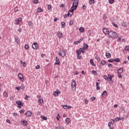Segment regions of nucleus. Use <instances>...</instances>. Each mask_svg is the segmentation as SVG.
I'll return each mask as SVG.
<instances>
[{
    "instance_id": "obj_43",
    "label": "nucleus",
    "mask_w": 129,
    "mask_h": 129,
    "mask_svg": "<svg viewBox=\"0 0 129 129\" xmlns=\"http://www.w3.org/2000/svg\"><path fill=\"white\" fill-rule=\"evenodd\" d=\"M47 9L49 11H50V10L52 9V6H51V5H48L47 7Z\"/></svg>"
},
{
    "instance_id": "obj_37",
    "label": "nucleus",
    "mask_w": 129,
    "mask_h": 129,
    "mask_svg": "<svg viewBox=\"0 0 129 129\" xmlns=\"http://www.w3.org/2000/svg\"><path fill=\"white\" fill-rule=\"evenodd\" d=\"M18 11H19V8L16 7V8L14 9V12H15V13H17V12H18Z\"/></svg>"
},
{
    "instance_id": "obj_44",
    "label": "nucleus",
    "mask_w": 129,
    "mask_h": 129,
    "mask_svg": "<svg viewBox=\"0 0 129 129\" xmlns=\"http://www.w3.org/2000/svg\"><path fill=\"white\" fill-rule=\"evenodd\" d=\"M80 55V54H77V57L78 59H81V58H82L81 56Z\"/></svg>"
},
{
    "instance_id": "obj_10",
    "label": "nucleus",
    "mask_w": 129,
    "mask_h": 129,
    "mask_svg": "<svg viewBox=\"0 0 129 129\" xmlns=\"http://www.w3.org/2000/svg\"><path fill=\"white\" fill-rule=\"evenodd\" d=\"M18 77L21 81H24V77L21 73L18 74Z\"/></svg>"
},
{
    "instance_id": "obj_32",
    "label": "nucleus",
    "mask_w": 129,
    "mask_h": 129,
    "mask_svg": "<svg viewBox=\"0 0 129 129\" xmlns=\"http://www.w3.org/2000/svg\"><path fill=\"white\" fill-rule=\"evenodd\" d=\"M101 64V65H105L106 64V61L105 60L102 61Z\"/></svg>"
},
{
    "instance_id": "obj_56",
    "label": "nucleus",
    "mask_w": 129,
    "mask_h": 129,
    "mask_svg": "<svg viewBox=\"0 0 129 129\" xmlns=\"http://www.w3.org/2000/svg\"><path fill=\"white\" fill-rule=\"evenodd\" d=\"M65 7V5L64 4H61L59 8H64Z\"/></svg>"
},
{
    "instance_id": "obj_60",
    "label": "nucleus",
    "mask_w": 129,
    "mask_h": 129,
    "mask_svg": "<svg viewBox=\"0 0 129 129\" xmlns=\"http://www.w3.org/2000/svg\"><path fill=\"white\" fill-rule=\"evenodd\" d=\"M91 99L92 100V101H94V100H95V97H91Z\"/></svg>"
},
{
    "instance_id": "obj_17",
    "label": "nucleus",
    "mask_w": 129,
    "mask_h": 129,
    "mask_svg": "<svg viewBox=\"0 0 129 129\" xmlns=\"http://www.w3.org/2000/svg\"><path fill=\"white\" fill-rule=\"evenodd\" d=\"M106 94H107V91H104L102 92L101 95H102V97H104V96H106Z\"/></svg>"
},
{
    "instance_id": "obj_16",
    "label": "nucleus",
    "mask_w": 129,
    "mask_h": 129,
    "mask_svg": "<svg viewBox=\"0 0 129 129\" xmlns=\"http://www.w3.org/2000/svg\"><path fill=\"white\" fill-rule=\"evenodd\" d=\"M56 58V62L55 64H56L57 65H59L60 64V60L59 59V58L57 57H55Z\"/></svg>"
},
{
    "instance_id": "obj_49",
    "label": "nucleus",
    "mask_w": 129,
    "mask_h": 129,
    "mask_svg": "<svg viewBox=\"0 0 129 129\" xmlns=\"http://www.w3.org/2000/svg\"><path fill=\"white\" fill-rule=\"evenodd\" d=\"M28 25H29V26H32L33 25V22H31V21L28 22Z\"/></svg>"
},
{
    "instance_id": "obj_41",
    "label": "nucleus",
    "mask_w": 129,
    "mask_h": 129,
    "mask_svg": "<svg viewBox=\"0 0 129 129\" xmlns=\"http://www.w3.org/2000/svg\"><path fill=\"white\" fill-rule=\"evenodd\" d=\"M79 74V72L77 71H75L74 73V75H78Z\"/></svg>"
},
{
    "instance_id": "obj_11",
    "label": "nucleus",
    "mask_w": 129,
    "mask_h": 129,
    "mask_svg": "<svg viewBox=\"0 0 129 129\" xmlns=\"http://www.w3.org/2000/svg\"><path fill=\"white\" fill-rule=\"evenodd\" d=\"M26 117H31L32 116V112L28 111L25 113Z\"/></svg>"
},
{
    "instance_id": "obj_59",
    "label": "nucleus",
    "mask_w": 129,
    "mask_h": 129,
    "mask_svg": "<svg viewBox=\"0 0 129 129\" xmlns=\"http://www.w3.org/2000/svg\"><path fill=\"white\" fill-rule=\"evenodd\" d=\"M28 97H30V96H29L27 95V96L25 97V100H28Z\"/></svg>"
},
{
    "instance_id": "obj_57",
    "label": "nucleus",
    "mask_w": 129,
    "mask_h": 129,
    "mask_svg": "<svg viewBox=\"0 0 129 129\" xmlns=\"http://www.w3.org/2000/svg\"><path fill=\"white\" fill-rule=\"evenodd\" d=\"M36 69H40V65H37L35 67Z\"/></svg>"
},
{
    "instance_id": "obj_3",
    "label": "nucleus",
    "mask_w": 129,
    "mask_h": 129,
    "mask_svg": "<svg viewBox=\"0 0 129 129\" xmlns=\"http://www.w3.org/2000/svg\"><path fill=\"white\" fill-rule=\"evenodd\" d=\"M103 78L105 79V80H106L107 81H108L109 83H113V81H112V76L109 74H108L107 76L104 75L103 77Z\"/></svg>"
},
{
    "instance_id": "obj_58",
    "label": "nucleus",
    "mask_w": 129,
    "mask_h": 129,
    "mask_svg": "<svg viewBox=\"0 0 129 129\" xmlns=\"http://www.w3.org/2000/svg\"><path fill=\"white\" fill-rule=\"evenodd\" d=\"M68 17H69L68 14H65L64 16H63V18H67Z\"/></svg>"
},
{
    "instance_id": "obj_18",
    "label": "nucleus",
    "mask_w": 129,
    "mask_h": 129,
    "mask_svg": "<svg viewBox=\"0 0 129 129\" xmlns=\"http://www.w3.org/2000/svg\"><path fill=\"white\" fill-rule=\"evenodd\" d=\"M83 49H84V50H87L88 49V45L86 43H84Z\"/></svg>"
},
{
    "instance_id": "obj_6",
    "label": "nucleus",
    "mask_w": 129,
    "mask_h": 129,
    "mask_svg": "<svg viewBox=\"0 0 129 129\" xmlns=\"http://www.w3.org/2000/svg\"><path fill=\"white\" fill-rule=\"evenodd\" d=\"M21 123V124H22V125H24V126H27V125H28V121H27V120H26L22 119Z\"/></svg>"
},
{
    "instance_id": "obj_4",
    "label": "nucleus",
    "mask_w": 129,
    "mask_h": 129,
    "mask_svg": "<svg viewBox=\"0 0 129 129\" xmlns=\"http://www.w3.org/2000/svg\"><path fill=\"white\" fill-rule=\"evenodd\" d=\"M59 56L61 57H65L66 56V52L64 49H60L58 52Z\"/></svg>"
},
{
    "instance_id": "obj_28",
    "label": "nucleus",
    "mask_w": 129,
    "mask_h": 129,
    "mask_svg": "<svg viewBox=\"0 0 129 129\" xmlns=\"http://www.w3.org/2000/svg\"><path fill=\"white\" fill-rule=\"evenodd\" d=\"M73 15V13H71V12L69 11L68 13V15L69 16V17H71V16H72Z\"/></svg>"
},
{
    "instance_id": "obj_46",
    "label": "nucleus",
    "mask_w": 129,
    "mask_h": 129,
    "mask_svg": "<svg viewBox=\"0 0 129 129\" xmlns=\"http://www.w3.org/2000/svg\"><path fill=\"white\" fill-rule=\"evenodd\" d=\"M108 62H109V63H112L114 62V59H109L108 60Z\"/></svg>"
},
{
    "instance_id": "obj_12",
    "label": "nucleus",
    "mask_w": 129,
    "mask_h": 129,
    "mask_svg": "<svg viewBox=\"0 0 129 129\" xmlns=\"http://www.w3.org/2000/svg\"><path fill=\"white\" fill-rule=\"evenodd\" d=\"M38 102L39 103V105H42V104L44 103V99H39L38 100Z\"/></svg>"
},
{
    "instance_id": "obj_31",
    "label": "nucleus",
    "mask_w": 129,
    "mask_h": 129,
    "mask_svg": "<svg viewBox=\"0 0 129 129\" xmlns=\"http://www.w3.org/2000/svg\"><path fill=\"white\" fill-rule=\"evenodd\" d=\"M81 54V51H80V49L77 50V55H80Z\"/></svg>"
},
{
    "instance_id": "obj_48",
    "label": "nucleus",
    "mask_w": 129,
    "mask_h": 129,
    "mask_svg": "<svg viewBox=\"0 0 129 129\" xmlns=\"http://www.w3.org/2000/svg\"><path fill=\"white\" fill-rule=\"evenodd\" d=\"M69 25H70V26H72V25H73V20L70 21Z\"/></svg>"
},
{
    "instance_id": "obj_33",
    "label": "nucleus",
    "mask_w": 129,
    "mask_h": 129,
    "mask_svg": "<svg viewBox=\"0 0 129 129\" xmlns=\"http://www.w3.org/2000/svg\"><path fill=\"white\" fill-rule=\"evenodd\" d=\"M15 41L17 42V44L20 43V40L19 38H15Z\"/></svg>"
},
{
    "instance_id": "obj_9",
    "label": "nucleus",
    "mask_w": 129,
    "mask_h": 129,
    "mask_svg": "<svg viewBox=\"0 0 129 129\" xmlns=\"http://www.w3.org/2000/svg\"><path fill=\"white\" fill-rule=\"evenodd\" d=\"M103 33L104 34V35H109V31L107 29V28H103Z\"/></svg>"
},
{
    "instance_id": "obj_62",
    "label": "nucleus",
    "mask_w": 129,
    "mask_h": 129,
    "mask_svg": "<svg viewBox=\"0 0 129 129\" xmlns=\"http://www.w3.org/2000/svg\"><path fill=\"white\" fill-rule=\"evenodd\" d=\"M96 89L97 90H100V87H99V86H96Z\"/></svg>"
},
{
    "instance_id": "obj_35",
    "label": "nucleus",
    "mask_w": 129,
    "mask_h": 129,
    "mask_svg": "<svg viewBox=\"0 0 129 129\" xmlns=\"http://www.w3.org/2000/svg\"><path fill=\"white\" fill-rule=\"evenodd\" d=\"M20 89H22V90H24L25 89V86L24 85H21L20 86Z\"/></svg>"
},
{
    "instance_id": "obj_14",
    "label": "nucleus",
    "mask_w": 129,
    "mask_h": 129,
    "mask_svg": "<svg viewBox=\"0 0 129 129\" xmlns=\"http://www.w3.org/2000/svg\"><path fill=\"white\" fill-rule=\"evenodd\" d=\"M59 93H60V91H56L53 93L54 96H58L59 95Z\"/></svg>"
},
{
    "instance_id": "obj_40",
    "label": "nucleus",
    "mask_w": 129,
    "mask_h": 129,
    "mask_svg": "<svg viewBox=\"0 0 129 129\" xmlns=\"http://www.w3.org/2000/svg\"><path fill=\"white\" fill-rule=\"evenodd\" d=\"M114 62H119V58H116V59H113Z\"/></svg>"
},
{
    "instance_id": "obj_7",
    "label": "nucleus",
    "mask_w": 129,
    "mask_h": 129,
    "mask_svg": "<svg viewBox=\"0 0 129 129\" xmlns=\"http://www.w3.org/2000/svg\"><path fill=\"white\" fill-rule=\"evenodd\" d=\"M22 18H18L15 20V25H19L20 22H22Z\"/></svg>"
},
{
    "instance_id": "obj_55",
    "label": "nucleus",
    "mask_w": 129,
    "mask_h": 129,
    "mask_svg": "<svg viewBox=\"0 0 129 129\" xmlns=\"http://www.w3.org/2000/svg\"><path fill=\"white\" fill-rule=\"evenodd\" d=\"M118 77L119 78H121V77H122V76L121 75V74H118Z\"/></svg>"
},
{
    "instance_id": "obj_34",
    "label": "nucleus",
    "mask_w": 129,
    "mask_h": 129,
    "mask_svg": "<svg viewBox=\"0 0 129 129\" xmlns=\"http://www.w3.org/2000/svg\"><path fill=\"white\" fill-rule=\"evenodd\" d=\"M109 4H113L114 3V0H108Z\"/></svg>"
},
{
    "instance_id": "obj_50",
    "label": "nucleus",
    "mask_w": 129,
    "mask_h": 129,
    "mask_svg": "<svg viewBox=\"0 0 129 129\" xmlns=\"http://www.w3.org/2000/svg\"><path fill=\"white\" fill-rule=\"evenodd\" d=\"M79 43H80L79 42V41H75L74 44H75V45H78V44H79Z\"/></svg>"
},
{
    "instance_id": "obj_21",
    "label": "nucleus",
    "mask_w": 129,
    "mask_h": 129,
    "mask_svg": "<svg viewBox=\"0 0 129 129\" xmlns=\"http://www.w3.org/2000/svg\"><path fill=\"white\" fill-rule=\"evenodd\" d=\"M106 57L107 58H110V57H111V54H110V53H109V52H106Z\"/></svg>"
},
{
    "instance_id": "obj_38",
    "label": "nucleus",
    "mask_w": 129,
    "mask_h": 129,
    "mask_svg": "<svg viewBox=\"0 0 129 129\" xmlns=\"http://www.w3.org/2000/svg\"><path fill=\"white\" fill-rule=\"evenodd\" d=\"M38 0H32V3H33L34 4H38Z\"/></svg>"
},
{
    "instance_id": "obj_29",
    "label": "nucleus",
    "mask_w": 129,
    "mask_h": 129,
    "mask_svg": "<svg viewBox=\"0 0 129 129\" xmlns=\"http://www.w3.org/2000/svg\"><path fill=\"white\" fill-rule=\"evenodd\" d=\"M121 119L119 117H117L116 118L114 119V121H119V120H120Z\"/></svg>"
},
{
    "instance_id": "obj_61",
    "label": "nucleus",
    "mask_w": 129,
    "mask_h": 129,
    "mask_svg": "<svg viewBox=\"0 0 129 129\" xmlns=\"http://www.w3.org/2000/svg\"><path fill=\"white\" fill-rule=\"evenodd\" d=\"M16 89H17V90H21V87H17L16 88Z\"/></svg>"
},
{
    "instance_id": "obj_63",
    "label": "nucleus",
    "mask_w": 129,
    "mask_h": 129,
    "mask_svg": "<svg viewBox=\"0 0 129 129\" xmlns=\"http://www.w3.org/2000/svg\"><path fill=\"white\" fill-rule=\"evenodd\" d=\"M18 32L19 33H21V32H22V29L21 28H19L18 30Z\"/></svg>"
},
{
    "instance_id": "obj_20",
    "label": "nucleus",
    "mask_w": 129,
    "mask_h": 129,
    "mask_svg": "<svg viewBox=\"0 0 129 129\" xmlns=\"http://www.w3.org/2000/svg\"><path fill=\"white\" fill-rule=\"evenodd\" d=\"M57 36L58 38H62V36H63V34L62 33V32L59 31L57 34Z\"/></svg>"
},
{
    "instance_id": "obj_22",
    "label": "nucleus",
    "mask_w": 129,
    "mask_h": 129,
    "mask_svg": "<svg viewBox=\"0 0 129 129\" xmlns=\"http://www.w3.org/2000/svg\"><path fill=\"white\" fill-rule=\"evenodd\" d=\"M95 2L94 0H89V5H93Z\"/></svg>"
},
{
    "instance_id": "obj_15",
    "label": "nucleus",
    "mask_w": 129,
    "mask_h": 129,
    "mask_svg": "<svg viewBox=\"0 0 129 129\" xmlns=\"http://www.w3.org/2000/svg\"><path fill=\"white\" fill-rule=\"evenodd\" d=\"M122 71H123V69L122 68H120L119 70L117 71V73L118 74H121L122 73Z\"/></svg>"
},
{
    "instance_id": "obj_27",
    "label": "nucleus",
    "mask_w": 129,
    "mask_h": 129,
    "mask_svg": "<svg viewBox=\"0 0 129 129\" xmlns=\"http://www.w3.org/2000/svg\"><path fill=\"white\" fill-rule=\"evenodd\" d=\"M84 48H80V50L81 51V52H82V53H85V50H84Z\"/></svg>"
},
{
    "instance_id": "obj_8",
    "label": "nucleus",
    "mask_w": 129,
    "mask_h": 129,
    "mask_svg": "<svg viewBox=\"0 0 129 129\" xmlns=\"http://www.w3.org/2000/svg\"><path fill=\"white\" fill-rule=\"evenodd\" d=\"M32 48L33 49H34V50H38V43L35 42L32 44Z\"/></svg>"
},
{
    "instance_id": "obj_47",
    "label": "nucleus",
    "mask_w": 129,
    "mask_h": 129,
    "mask_svg": "<svg viewBox=\"0 0 129 129\" xmlns=\"http://www.w3.org/2000/svg\"><path fill=\"white\" fill-rule=\"evenodd\" d=\"M121 41V36H119L118 37V42H120Z\"/></svg>"
},
{
    "instance_id": "obj_1",
    "label": "nucleus",
    "mask_w": 129,
    "mask_h": 129,
    "mask_svg": "<svg viewBox=\"0 0 129 129\" xmlns=\"http://www.w3.org/2000/svg\"><path fill=\"white\" fill-rule=\"evenodd\" d=\"M109 38H111V39H116L118 37L117 33L115 32L113 30H110L109 32V34L108 35Z\"/></svg>"
},
{
    "instance_id": "obj_24",
    "label": "nucleus",
    "mask_w": 129,
    "mask_h": 129,
    "mask_svg": "<svg viewBox=\"0 0 129 129\" xmlns=\"http://www.w3.org/2000/svg\"><path fill=\"white\" fill-rule=\"evenodd\" d=\"M3 95H4V97H8L9 95L8 94V92L5 91L3 93Z\"/></svg>"
},
{
    "instance_id": "obj_64",
    "label": "nucleus",
    "mask_w": 129,
    "mask_h": 129,
    "mask_svg": "<svg viewBox=\"0 0 129 129\" xmlns=\"http://www.w3.org/2000/svg\"><path fill=\"white\" fill-rule=\"evenodd\" d=\"M59 129H64V127H63V126H59Z\"/></svg>"
},
{
    "instance_id": "obj_13",
    "label": "nucleus",
    "mask_w": 129,
    "mask_h": 129,
    "mask_svg": "<svg viewBox=\"0 0 129 129\" xmlns=\"http://www.w3.org/2000/svg\"><path fill=\"white\" fill-rule=\"evenodd\" d=\"M16 103L18 105H20L21 106H23V104H24L23 103H22V102H21V101H17L16 102Z\"/></svg>"
},
{
    "instance_id": "obj_2",
    "label": "nucleus",
    "mask_w": 129,
    "mask_h": 129,
    "mask_svg": "<svg viewBox=\"0 0 129 129\" xmlns=\"http://www.w3.org/2000/svg\"><path fill=\"white\" fill-rule=\"evenodd\" d=\"M79 3L78 1L77 0H75L73 3V6L71 8V9L70 10V12L71 13H74V11L77 9V7H78Z\"/></svg>"
},
{
    "instance_id": "obj_45",
    "label": "nucleus",
    "mask_w": 129,
    "mask_h": 129,
    "mask_svg": "<svg viewBox=\"0 0 129 129\" xmlns=\"http://www.w3.org/2000/svg\"><path fill=\"white\" fill-rule=\"evenodd\" d=\"M92 72L93 74H94V75H97V73H96V71L93 70Z\"/></svg>"
},
{
    "instance_id": "obj_53",
    "label": "nucleus",
    "mask_w": 129,
    "mask_h": 129,
    "mask_svg": "<svg viewBox=\"0 0 129 129\" xmlns=\"http://www.w3.org/2000/svg\"><path fill=\"white\" fill-rule=\"evenodd\" d=\"M111 124L113 125V123L110 122H109L108 123V125L109 126V127H110V125H111Z\"/></svg>"
},
{
    "instance_id": "obj_36",
    "label": "nucleus",
    "mask_w": 129,
    "mask_h": 129,
    "mask_svg": "<svg viewBox=\"0 0 129 129\" xmlns=\"http://www.w3.org/2000/svg\"><path fill=\"white\" fill-rule=\"evenodd\" d=\"M125 51H129V46H126L124 48Z\"/></svg>"
},
{
    "instance_id": "obj_5",
    "label": "nucleus",
    "mask_w": 129,
    "mask_h": 129,
    "mask_svg": "<svg viewBox=\"0 0 129 129\" xmlns=\"http://www.w3.org/2000/svg\"><path fill=\"white\" fill-rule=\"evenodd\" d=\"M76 88V82L75 80H73L72 82V89L74 90Z\"/></svg>"
},
{
    "instance_id": "obj_19",
    "label": "nucleus",
    "mask_w": 129,
    "mask_h": 129,
    "mask_svg": "<svg viewBox=\"0 0 129 129\" xmlns=\"http://www.w3.org/2000/svg\"><path fill=\"white\" fill-rule=\"evenodd\" d=\"M65 121H66V123H68V124H69V123H70L71 120H70V118H67L65 120Z\"/></svg>"
},
{
    "instance_id": "obj_42",
    "label": "nucleus",
    "mask_w": 129,
    "mask_h": 129,
    "mask_svg": "<svg viewBox=\"0 0 129 129\" xmlns=\"http://www.w3.org/2000/svg\"><path fill=\"white\" fill-rule=\"evenodd\" d=\"M24 47L25 49H26V50H28V49H29V45H28V44H26Z\"/></svg>"
},
{
    "instance_id": "obj_23",
    "label": "nucleus",
    "mask_w": 129,
    "mask_h": 129,
    "mask_svg": "<svg viewBox=\"0 0 129 129\" xmlns=\"http://www.w3.org/2000/svg\"><path fill=\"white\" fill-rule=\"evenodd\" d=\"M84 30H85L84 28H83V27L80 28L79 31H80V32H81V33H84Z\"/></svg>"
},
{
    "instance_id": "obj_52",
    "label": "nucleus",
    "mask_w": 129,
    "mask_h": 129,
    "mask_svg": "<svg viewBox=\"0 0 129 129\" xmlns=\"http://www.w3.org/2000/svg\"><path fill=\"white\" fill-rule=\"evenodd\" d=\"M112 24L113 26L114 27H115V28H117V25H116L115 23H112Z\"/></svg>"
},
{
    "instance_id": "obj_39",
    "label": "nucleus",
    "mask_w": 129,
    "mask_h": 129,
    "mask_svg": "<svg viewBox=\"0 0 129 129\" xmlns=\"http://www.w3.org/2000/svg\"><path fill=\"white\" fill-rule=\"evenodd\" d=\"M90 64H91L92 65H94V63H93V59H91L90 60Z\"/></svg>"
},
{
    "instance_id": "obj_54",
    "label": "nucleus",
    "mask_w": 129,
    "mask_h": 129,
    "mask_svg": "<svg viewBox=\"0 0 129 129\" xmlns=\"http://www.w3.org/2000/svg\"><path fill=\"white\" fill-rule=\"evenodd\" d=\"M85 101V103H86V104H87V103H88V100L86 99H84Z\"/></svg>"
},
{
    "instance_id": "obj_25",
    "label": "nucleus",
    "mask_w": 129,
    "mask_h": 129,
    "mask_svg": "<svg viewBox=\"0 0 129 129\" xmlns=\"http://www.w3.org/2000/svg\"><path fill=\"white\" fill-rule=\"evenodd\" d=\"M40 118H42V120H47V117H45L43 115L40 116Z\"/></svg>"
},
{
    "instance_id": "obj_26",
    "label": "nucleus",
    "mask_w": 129,
    "mask_h": 129,
    "mask_svg": "<svg viewBox=\"0 0 129 129\" xmlns=\"http://www.w3.org/2000/svg\"><path fill=\"white\" fill-rule=\"evenodd\" d=\"M66 26V24L64 22H61V27H62V28H65Z\"/></svg>"
},
{
    "instance_id": "obj_30",
    "label": "nucleus",
    "mask_w": 129,
    "mask_h": 129,
    "mask_svg": "<svg viewBox=\"0 0 129 129\" xmlns=\"http://www.w3.org/2000/svg\"><path fill=\"white\" fill-rule=\"evenodd\" d=\"M37 12L38 13H41V12H43V10H42L41 8H38L37 9Z\"/></svg>"
},
{
    "instance_id": "obj_51",
    "label": "nucleus",
    "mask_w": 129,
    "mask_h": 129,
    "mask_svg": "<svg viewBox=\"0 0 129 129\" xmlns=\"http://www.w3.org/2000/svg\"><path fill=\"white\" fill-rule=\"evenodd\" d=\"M25 109H21V110H20V113H23V112H25Z\"/></svg>"
}]
</instances>
